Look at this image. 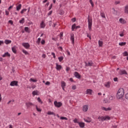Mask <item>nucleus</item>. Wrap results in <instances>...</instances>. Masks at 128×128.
Returning a JSON list of instances; mask_svg holds the SVG:
<instances>
[{
	"label": "nucleus",
	"instance_id": "nucleus-35",
	"mask_svg": "<svg viewBox=\"0 0 128 128\" xmlns=\"http://www.w3.org/2000/svg\"><path fill=\"white\" fill-rule=\"evenodd\" d=\"M20 24H24V18H22L21 20L19 21Z\"/></svg>",
	"mask_w": 128,
	"mask_h": 128
},
{
	"label": "nucleus",
	"instance_id": "nucleus-23",
	"mask_svg": "<svg viewBox=\"0 0 128 128\" xmlns=\"http://www.w3.org/2000/svg\"><path fill=\"white\" fill-rule=\"evenodd\" d=\"M26 106L27 108H30V106H34V104L32 102H28V103H26Z\"/></svg>",
	"mask_w": 128,
	"mask_h": 128
},
{
	"label": "nucleus",
	"instance_id": "nucleus-16",
	"mask_svg": "<svg viewBox=\"0 0 128 128\" xmlns=\"http://www.w3.org/2000/svg\"><path fill=\"white\" fill-rule=\"evenodd\" d=\"M92 90L91 89H88L86 90V94H90L92 95Z\"/></svg>",
	"mask_w": 128,
	"mask_h": 128
},
{
	"label": "nucleus",
	"instance_id": "nucleus-62",
	"mask_svg": "<svg viewBox=\"0 0 128 128\" xmlns=\"http://www.w3.org/2000/svg\"><path fill=\"white\" fill-rule=\"evenodd\" d=\"M62 34H64V33L60 32V38H62Z\"/></svg>",
	"mask_w": 128,
	"mask_h": 128
},
{
	"label": "nucleus",
	"instance_id": "nucleus-63",
	"mask_svg": "<svg viewBox=\"0 0 128 128\" xmlns=\"http://www.w3.org/2000/svg\"><path fill=\"white\" fill-rule=\"evenodd\" d=\"M8 22H10V24H12V20H10L8 21Z\"/></svg>",
	"mask_w": 128,
	"mask_h": 128
},
{
	"label": "nucleus",
	"instance_id": "nucleus-26",
	"mask_svg": "<svg viewBox=\"0 0 128 128\" xmlns=\"http://www.w3.org/2000/svg\"><path fill=\"white\" fill-rule=\"evenodd\" d=\"M12 50L14 54H16V46L12 47Z\"/></svg>",
	"mask_w": 128,
	"mask_h": 128
},
{
	"label": "nucleus",
	"instance_id": "nucleus-37",
	"mask_svg": "<svg viewBox=\"0 0 128 128\" xmlns=\"http://www.w3.org/2000/svg\"><path fill=\"white\" fill-rule=\"evenodd\" d=\"M128 52L126 51L124 52H123V56H128Z\"/></svg>",
	"mask_w": 128,
	"mask_h": 128
},
{
	"label": "nucleus",
	"instance_id": "nucleus-49",
	"mask_svg": "<svg viewBox=\"0 0 128 128\" xmlns=\"http://www.w3.org/2000/svg\"><path fill=\"white\" fill-rule=\"evenodd\" d=\"M41 44H46V41L44 40H42L41 42Z\"/></svg>",
	"mask_w": 128,
	"mask_h": 128
},
{
	"label": "nucleus",
	"instance_id": "nucleus-7",
	"mask_svg": "<svg viewBox=\"0 0 128 128\" xmlns=\"http://www.w3.org/2000/svg\"><path fill=\"white\" fill-rule=\"evenodd\" d=\"M22 46H23L25 48H26V50H28V48H30V44L28 42L22 43Z\"/></svg>",
	"mask_w": 128,
	"mask_h": 128
},
{
	"label": "nucleus",
	"instance_id": "nucleus-3",
	"mask_svg": "<svg viewBox=\"0 0 128 128\" xmlns=\"http://www.w3.org/2000/svg\"><path fill=\"white\" fill-rule=\"evenodd\" d=\"M88 27L89 30H92V18L90 16H88Z\"/></svg>",
	"mask_w": 128,
	"mask_h": 128
},
{
	"label": "nucleus",
	"instance_id": "nucleus-31",
	"mask_svg": "<svg viewBox=\"0 0 128 128\" xmlns=\"http://www.w3.org/2000/svg\"><path fill=\"white\" fill-rule=\"evenodd\" d=\"M98 44H99V46H102V42L100 40H99L98 42Z\"/></svg>",
	"mask_w": 128,
	"mask_h": 128
},
{
	"label": "nucleus",
	"instance_id": "nucleus-15",
	"mask_svg": "<svg viewBox=\"0 0 128 128\" xmlns=\"http://www.w3.org/2000/svg\"><path fill=\"white\" fill-rule=\"evenodd\" d=\"M74 76L76 78H80V74H78V72H74Z\"/></svg>",
	"mask_w": 128,
	"mask_h": 128
},
{
	"label": "nucleus",
	"instance_id": "nucleus-43",
	"mask_svg": "<svg viewBox=\"0 0 128 128\" xmlns=\"http://www.w3.org/2000/svg\"><path fill=\"white\" fill-rule=\"evenodd\" d=\"M24 30L26 32H30L28 31V27H25Z\"/></svg>",
	"mask_w": 128,
	"mask_h": 128
},
{
	"label": "nucleus",
	"instance_id": "nucleus-59",
	"mask_svg": "<svg viewBox=\"0 0 128 128\" xmlns=\"http://www.w3.org/2000/svg\"><path fill=\"white\" fill-rule=\"evenodd\" d=\"M114 82H118V78H114Z\"/></svg>",
	"mask_w": 128,
	"mask_h": 128
},
{
	"label": "nucleus",
	"instance_id": "nucleus-57",
	"mask_svg": "<svg viewBox=\"0 0 128 128\" xmlns=\"http://www.w3.org/2000/svg\"><path fill=\"white\" fill-rule=\"evenodd\" d=\"M13 8V6H10L8 8V10H12V8Z\"/></svg>",
	"mask_w": 128,
	"mask_h": 128
},
{
	"label": "nucleus",
	"instance_id": "nucleus-30",
	"mask_svg": "<svg viewBox=\"0 0 128 128\" xmlns=\"http://www.w3.org/2000/svg\"><path fill=\"white\" fill-rule=\"evenodd\" d=\"M22 8V4H20L16 6V10H20Z\"/></svg>",
	"mask_w": 128,
	"mask_h": 128
},
{
	"label": "nucleus",
	"instance_id": "nucleus-21",
	"mask_svg": "<svg viewBox=\"0 0 128 128\" xmlns=\"http://www.w3.org/2000/svg\"><path fill=\"white\" fill-rule=\"evenodd\" d=\"M40 26L41 28H46V24H44V21H42L40 24Z\"/></svg>",
	"mask_w": 128,
	"mask_h": 128
},
{
	"label": "nucleus",
	"instance_id": "nucleus-48",
	"mask_svg": "<svg viewBox=\"0 0 128 128\" xmlns=\"http://www.w3.org/2000/svg\"><path fill=\"white\" fill-rule=\"evenodd\" d=\"M46 86H50V82H46L45 84Z\"/></svg>",
	"mask_w": 128,
	"mask_h": 128
},
{
	"label": "nucleus",
	"instance_id": "nucleus-55",
	"mask_svg": "<svg viewBox=\"0 0 128 128\" xmlns=\"http://www.w3.org/2000/svg\"><path fill=\"white\" fill-rule=\"evenodd\" d=\"M4 44V41L0 40V46Z\"/></svg>",
	"mask_w": 128,
	"mask_h": 128
},
{
	"label": "nucleus",
	"instance_id": "nucleus-17",
	"mask_svg": "<svg viewBox=\"0 0 128 128\" xmlns=\"http://www.w3.org/2000/svg\"><path fill=\"white\" fill-rule=\"evenodd\" d=\"M2 56V58H6V56H8L10 58V54H9L8 52H6L4 53V54H3Z\"/></svg>",
	"mask_w": 128,
	"mask_h": 128
},
{
	"label": "nucleus",
	"instance_id": "nucleus-64",
	"mask_svg": "<svg viewBox=\"0 0 128 128\" xmlns=\"http://www.w3.org/2000/svg\"><path fill=\"white\" fill-rule=\"evenodd\" d=\"M120 36H124V33H121L120 34Z\"/></svg>",
	"mask_w": 128,
	"mask_h": 128
},
{
	"label": "nucleus",
	"instance_id": "nucleus-12",
	"mask_svg": "<svg viewBox=\"0 0 128 128\" xmlns=\"http://www.w3.org/2000/svg\"><path fill=\"white\" fill-rule=\"evenodd\" d=\"M110 82H106L104 84V86L107 88H110Z\"/></svg>",
	"mask_w": 128,
	"mask_h": 128
},
{
	"label": "nucleus",
	"instance_id": "nucleus-1",
	"mask_svg": "<svg viewBox=\"0 0 128 128\" xmlns=\"http://www.w3.org/2000/svg\"><path fill=\"white\" fill-rule=\"evenodd\" d=\"M124 96V90L122 88H120L117 92L116 98L117 100H122Z\"/></svg>",
	"mask_w": 128,
	"mask_h": 128
},
{
	"label": "nucleus",
	"instance_id": "nucleus-60",
	"mask_svg": "<svg viewBox=\"0 0 128 128\" xmlns=\"http://www.w3.org/2000/svg\"><path fill=\"white\" fill-rule=\"evenodd\" d=\"M101 16H102V18H106V15H104V14H102Z\"/></svg>",
	"mask_w": 128,
	"mask_h": 128
},
{
	"label": "nucleus",
	"instance_id": "nucleus-52",
	"mask_svg": "<svg viewBox=\"0 0 128 128\" xmlns=\"http://www.w3.org/2000/svg\"><path fill=\"white\" fill-rule=\"evenodd\" d=\"M70 67H66V71L68 72H69L70 71Z\"/></svg>",
	"mask_w": 128,
	"mask_h": 128
},
{
	"label": "nucleus",
	"instance_id": "nucleus-44",
	"mask_svg": "<svg viewBox=\"0 0 128 128\" xmlns=\"http://www.w3.org/2000/svg\"><path fill=\"white\" fill-rule=\"evenodd\" d=\"M60 120H68V118L62 116L60 118Z\"/></svg>",
	"mask_w": 128,
	"mask_h": 128
},
{
	"label": "nucleus",
	"instance_id": "nucleus-32",
	"mask_svg": "<svg viewBox=\"0 0 128 128\" xmlns=\"http://www.w3.org/2000/svg\"><path fill=\"white\" fill-rule=\"evenodd\" d=\"M36 108L37 112H42V109H40V108H38V106L36 105Z\"/></svg>",
	"mask_w": 128,
	"mask_h": 128
},
{
	"label": "nucleus",
	"instance_id": "nucleus-29",
	"mask_svg": "<svg viewBox=\"0 0 128 128\" xmlns=\"http://www.w3.org/2000/svg\"><path fill=\"white\" fill-rule=\"evenodd\" d=\"M126 42H121L119 43V46H126Z\"/></svg>",
	"mask_w": 128,
	"mask_h": 128
},
{
	"label": "nucleus",
	"instance_id": "nucleus-33",
	"mask_svg": "<svg viewBox=\"0 0 128 128\" xmlns=\"http://www.w3.org/2000/svg\"><path fill=\"white\" fill-rule=\"evenodd\" d=\"M89 2L92 5V8H94V2H92V0H89Z\"/></svg>",
	"mask_w": 128,
	"mask_h": 128
},
{
	"label": "nucleus",
	"instance_id": "nucleus-19",
	"mask_svg": "<svg viewBox=\"0 0 128 128\" xmlns=\"http://www.w3.org/2000/svg\"><path fill=\"white\" fill-rule=\"evenodd\" d=\"M84 120L86 122H92V118L88 117L87 119L84 118Z\"/></svg>",
	"mask_w": 128,
	"mask_h": 128
},
{
	"label": "nucleus",
	"instance_id": "nucleus-22",
	"mask_svg": "<svg viewBox=\"0 0 128 128\" xmlns=\"http://www.w3.org/2000/svg\"><path fill=\"white\" fill-rule=\"evenodd\" d=\"M110 100H108L106 98H104L103 100V103L104 104H110Z\"/></svg>",
	"mask_w": 128,
	"mask_h": 128
},
{
	"label": "nucleus",
	"instance_id": "nucleus-11",
	"mask_svg": "<svg viewBox=\"0 0 128 128\" xmlns=\"http://www.w3.org/2000/svg\"><path fill=\"white\" fill-rule=\"evenodd\" d=\"M94 63L92 62H86V66H92Z\"/></svg>",
	"mask_w": 128,
	"mask_h": 128
},
{
	"label": "nucleus",
	"instance_id": "nucleus-58",
	"mask_svg": "<svg viewBox=\"0 0 128 128\" xmlns=\"http://www.w3.org/2000/svg\"><path fill=\"white\" fill-rule=\"evenodd\" d=\"M64 14V11L60 12V14H61L62 16V14Z\"/></svg>",
	"mask_w": 128,
	"mask_h": 128
},
{
	"label": "nucleus",
	"instance_id": "nucleus-42",
	"mask_svg": "<svg viewBox=\"0 0 128 128\" xmlns=\"http://www.w3.org/2000/svg\"><path fill=\"white\" fill-rule=\"evenodd\" d=\"M22 52H24V54H28V52L24 50H22Z\"/></svg>",
	"mask_w": 128,
	"mask_h": 128
},
{
	"label": "nucleus",
	"instance_id": "nucleus-9",
	"mask_svg": "<svg viewBox=\"0 0 128 128\" xmlns=\"http://www.w3.org/2000/svg\"><path fill=\"white\" fill-rule=\"evenodd\" d=\"M70 40L72 44H74V34H70Z\"/></svg>",
	"mask_w": 128,
	"mask_h": 128
},
{
	"label": "nucleus",
	"instance_id": "nucleus-51",
	"mask_svg": "<svg viewBox=\"0 0 128 128\" xmlns=\"http://www.w3.org/2000/svg\"><path fill=\"white\" fill-rule=\"evenodd\" d=\"M6 16H8L10 14V12L8 10L5 11Z\"/></svg>",
	"mask_w": 128,
	"mask_h": 128
},
{
	"label": "nucleus",
	"instance_id": "nucleus-13",
	"mask_svg": "<svg viewBox=\"0 0 128 128\" xmlns=\"http://www.w3.org/2000/svg\"><path fill=\"white\" fill-rule=\"evenodd\" d=\"M62 65H60L58 64V63L56 64V68L57 70H62Z\"/></svg>",
	"mask_w": 128,
	"mask_h": 128
},
{
	"label": "nucleus",
	"instance_id": "nucleus-10",
	"mask_svg": "<svg viewBox=\"0 0 128 128\" xmlns=\"http://www.w3.org/2000/svg\"><path fill=\"white\" fill-rule=\"evenodd\" d=\"M119 74L122 76V74H128L126 71L125 70H120L118 72Z\"/></svg>",
	"mask_w": 128,
	"mask_h": 128
},
{
	"label": "nucleus",
	"instance_id": "nucleus-24",
	"mask_svg": "<svg viewBox=\"0 0 128 128\" xmlns=\"http://www.w3.org/2000/svg\"><path fill=\"white\" fill-rule=\"evenodd\" d=\"M38 90H34L32 92V94L34 96H38Z\"/></svg>",
	"mask_w": 128,
	"mask_h": 128
},
{
	"label": "nucleus",
	"instance_id": "nucleus-54",
	"mask_svg": "<svg viewBox=\"0 0 128 128\" xmlns=\"http://www.w3.org/2000/svg\"><path fill=\"white\" fill-rule=\"evenodd\" d=\"M125 98H126V100H128V93L126 94Z\"/></svg>",
	"mask_w": 128,
	"mask_h": 128
},
{
	"label": "nucleus",
	"instance_id": "nucleus-36",
	"mask_svg": "<svg viewBox=\"0 0 128 128\" xmlns=\"http://www.w3.org/2000/svg\"><path fill=\"white\" fill-rule=\"evenodd\" d=\"M72 30H74L76 29V24H74L72 26Z\"/></svg>",
	"mask_w": 128,
	"mask_h": 128
},
{
	"label": "nucleus",
	"instance_id": "nucleus-27",
	"mask_svg": "<svg viewBox=\"0 0 128 128\" xmlns=\"http://www.w3.org/2000/svg\"><path fill=\"white\" fill-rule=\"evenodd\" d=\"M108 98L109 100H112L114 98V96H108Z\"/></svg>",
	"mask_w": 128,
	"mask_h": 128
},
{
	"label": "nucleus",
	"instance_id": "nucleus-14",
	"mask_svg": "<svg viewBox=\"0 0 128 128\" xmlns=\"http://www.w3.org/2000/svg\"><path fill=\"white\" fill-rule=\"evenodd\" d=\"M66 82L62 81L61 82V86L63 90H64V88L66 87Z\"/></svg>",
	"mask_w": 128,
	"mask_h": 128
},
{
	"label": "nucleus",
	"instance_id": "nucleus-45",
	"mask_svg": "<svg viewBox=\"0 0 128 128\" xmlns=\"http://www.w3.org/2000/svg\"><path fill=\"white\" fill-rule=\"evenodd\" d=\"M74 122L75 124H79L80 122H78V119L75 118L74 120Z\"/></svg>",
	"mask_w": 128,
	"mask_h": 128
},
{
	"label": "nucleus",
	"instance_id": "nucleus-20",
	"mask_svg": "<svg viewBox=\"0 0 128 128\" xmlns=\"http://www.w3.org/2000/svg\"><path fill=\"white\" fill-rule=\"evenodd\" d=\"M119 21L122 24H124L126 22V20H124L122 18H120L119 20Z\"/></svg>",
	"mask_w": 128,
	"mask_h": 128
},
{
	"label": "nucleus",
	"instance_id": "nucleus-47",
	"mask_svg": "<svg viewBox=\"0 0 128 128\" xmlns=\"http://www.w3.org/2000/svg\"><path fill=\"white\" fill-rule=\"evenodd\" d=\"M72 90H76V85H74L72 86Z\"/></svg>",
	"mask_w": 128,
	"mask_h": 128
},
{
	"label": "nucleus",
	"instance_id": "nucleus-50",
	"mask_svg": "<svg viewBox=\"0 0 128 128\" xmlns=\"http://www.w3.org/2000/svg\"><path fill=\"white\" fill-rule=\"evenodd\" d=\"M30 80H31L32 82H36V80H34V79H33V78H31Z\"/></svg>",
	"mask_w": 128,
	"mask_h": 128
},
{
	"label": "nucleus",
	"instance_id": "nucleus-46",
	"mask_svg": "<svg viewBox=\"0 0 128 128\" xmlns=\"http://www.w3.org/2000/svg\"><path fill=\"white\" fill-rule=\"evenodd\" d=\"M51 54L53 56L54 58H56V54H54V52H52L51 53Z\"/></svg>",
	"mask_w": 128,
	"mask_h": 128
},
{
	"label": "nucleus",
	"instance_id": "nucleus-25",
	"mask_svg": "<svg viewBox=\"0 0 128 128\" xmlns=\"http://www.w3.org/2000/svg\"><path fill=\"white\" fill-rule=\"evenodd\" d=\"M78 124L80 128H84V122H79Z\"/></svg>",
	"mask_w": 128,
	"mask_h": 128
},
{
	"label": "nucleus",
	"instance_id": "nucleus-6",
	"mask_svg": "<svg viewBox=\"0 0 128 128\" xmlns=\"http://www.w3.org/2000/svg\"><path fill=\"white\" fill-rule=\"evenodd\" d=\"M88 110V105H84L82 107V111L84 112H86Z\"/></svg>",
	"mask_w": 128,
	"mask_h": 128
},
{
	"label": "nucleus",
	"instance_id": "nucleus-18",
	"mask_svg": "<svg viewBox=\"0 0 128 128\" xmlns=\"http://www.w3.org/2000/svg\"><path fill=\"white\" fill-rule=\"evenodd\" d=\"M47 114L48 116H56V114L54 112L48 111Z\"/></svg>",
	"mask_w": 128,
	"mask_h": 128
},
{
	"label": "nucleus",
	"instance_id": "nucleus-4",
	"mask_svg": "<svg viewBox=\"0 0 128 128\" xmlns=\"http://www.w3.org/2000/svg\"><path fill=\"white\" fill-rule=\"evenodd\" d=\"M54 104L56 108H60L62 106V102H58L57 101L54 102Z\"/></svg>",
	"mask_w": 128,
	"mask_h": 128
},
{
	"label": "nucleus",
	"instance_id": "nucleus-38",
	"mask_svg": "<svg viewBox=\"0 0 128 128\" xmlns=\"http://www.w3.org/2000/svg\"><path fill=\"white\" fill-rule=\"evenodd\" d=\"M37 100H38V102H40V104H42V100L40 98H38Z\"/></svg>",
	"mask_w": 128,
	"mask_h": 128
},
{
	"label": "nucleus",
	"instance_id": "nucleus-5",
	"mask_svg": "<svg viewBox=\"0 0 128 128\" xmlns=\"http://www.w3.org/2000/svg\"><path fill=\"white\" fill-rule=\"evenodd\" d=\"M100 109L102 110H104V112H110V110H112V108H110V107L106 108L104 107V106H101Z\"/></svg>",
	"mask_w": 128,
	"mask_h": 128
},
{
	"label": "nucleus",
	"instance_id": "nucleus-53",
	"mask_svg": "<svg viewBox=\"0 0 128 128\" xmlns=\"http://www.w3.org/2000/svg\"><path fill=\"white\" fill-rule=\"evenodd\" d=\"M42 58H46V55L45 54H43L42 55Z\"/></svg>",
	"mask_w": 128,
	"mask_h": 128
},
{
	"label": "nucleus",
	"instance_id": "nucleus-40",
	"mask_svg": "<svg viewBox=\"0 0 128 128\" xmlns=\"http://www.w3.org/2000/svg\"><path fill=\"white\" fill-rule=\"evenodd\" d=\"M26 10H28L27 9H23V10H21V12H20V14H24V12H26Z\"/></svg>",
	"mask_w": 128,
	"mask_h": 128
},
{
	"label": "nucleus",
	"instance_id": "nucleus-41",
	"mask_svg": "<svg viewBox=\"0 0 128 128\" xmlns=\"http://www.w3.org/2000/svg\"><path fill=\"white\" fill-rule=\"evenodd\" d=\"M41 38H38L37 41H36V43L38 44H40V40H41Z\"/></svg>",
	"mask_w": 128,
	"mask_h": 128
},
{
	"label": "nucleus",
	"instance_id": "nucleus-34",
	"mask_svg": "<svg viewBox=\"0 0 128 128\" xmlns=\"http://www.w3.org/2000/svg\"><path fill=\"white\" fill-rule=\"evenodd\" d=\"M125 14H128V6H126L124 9Z\"/></svg>",
	"mask_w": 128,
	"mask_h": 128
},
{
	"label": "nucleus",
	"instance_id": "nucleus-56",
	"mask_svg": "<svg viewBox=\"0 0 128 128\" xmlns=\"http://www.w3.org/2000/svg\"><path fill=\"white\" fill-rule=\"evenodd\" d=\"M52 14V11L49 12L48 13V16H50Z\"/></svg>",
	"mask_w": 128,
	"mask_h": 128
},
{
	"label": "nucleus",
	"instance_id": "nucleus-8",
	"mask_svg": "<svg viewBox=\"0 0 128 128\" xmlns=\"http://www.w3.org/2000/svg\"><path fill=\"white\" fill-rule=\"evenodd\" d=\"M18 81L14 80L10 82V86H18Z\"/></svg>",
	"mask_w": 128,
	"mask_h": 128
},
{
	"label": "nucleus",
	"instance_id": "nucleus-61",
	"mask_svg": "<svg viewBox=\"0 0 128 128\" xmlns=\"http://www.w3.org/2000/svg\"><path fill=\"white\" fill-rule=\"evenodd\" d=\"M72 20L73 22H76V18H72Z\"/></svg>",
	"mask_w": 128,
	"mask_h": 128
},
{
	"label": "nucleus",
	"instance_id": "nucleus-39",
	"mask_svg": "<svg viewBox=\"0 0 128 128\" xmlns=\"http://www.w3.org/2000/svg\"><path fill=\"white\" fill-rule=\"evenodd\" d=\"M58 60H59V62H62L64 60V56H60L58 58Z\"/></svg>",
	"mask_w": 128,
	"mask_h": 128
},
{
	"label": "nucleus",
	"instance_id": "nucleus-2",
	"mask_svg": "<svg viewBox=\"0 0 128 128\" xmlns=\"http://www.w3.org/2000/svg\"><path fill=\"white\" fill-rule=\"evenodd\" d=\"M99 122H104L106 120H110V116H99L98 117Z\"/></svg>",
	"mask_w": 128,
	"mask_h": 128
},
{
	"label": "nucleus",
	"instance_id": "nucleus-28",
	"mask_svg": "<svg viewBox=\"0 0 128 128\" xmlns=\"http://www.w3.org/2000/svg\"><path fill=\"white\" fill-rule=\"evenodd\" d=\"M4 42L6 44H12V40H5Z\"/></svg>",
	"mask_w": 128,
	"mask_h": 128
}]
</instances>
